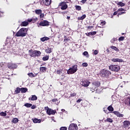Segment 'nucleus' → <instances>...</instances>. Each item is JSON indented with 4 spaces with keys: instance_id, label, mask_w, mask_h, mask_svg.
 Returning a JSON list of instances; mask_svg holds the SVG:
<instances>
[{
    "instance_id": "obj_1",
    "label": "nucleus",
    "mask_w": 130,
    "mask_h": 130,
    "mask_svg": "<svg viewBox=\"0 0 130 130\" xmlns=\"http://www.w3.org/2000/svg\"><path fill=\"white\" fill-rule=\"evenodd\" d=\"M27 28L22 27L21 28L15 35V36L17 37H25L27 32H26V30Z\"/></svg>"
},
{
    "instance_id": "obj_2",
    "label": "nucleus",
    "mask_w": 130,
    "mask_h": 130,
    "mask_svg": "<svg viewBox=\"0 0 130 130\" xmlns=\"http://www.w3.org/2000/svg\"><path fill=\"white\" fill-rule=\"evenodd\" d=\"M111 75V72L106 69H103L100 71V76L102 78H108Z\"/></svg>"
},
{
    "instance_id": "obj_3",
    "label": "nucleus",
    "mask_w": 130,
    "mask_h": 130,
    "mask_svg": "<svg viewBox=\"0 0 130 130\" xmlns=\"http://www.w3.org/2000/svg\"><path fill=\"white\" fill-rule=\"evenodd\" d=\"M29 55L31 57H36L40 56L41 55V52L40 51L33 50L30 49L28 51Z\"/></svg>"
},
{
    "instance_id": "obj_4",
    "label": "nucleus",
    "mask_w": 130,
    "mask_h": 130,
    "mask_svg": "<svg viewBox=\"0 0 130 130\" xmlns=\"http://www.w3.org/2000/svg\"><path fill=\"white\" fill-rule=\"evenodd\" d=\"M78 71V65L75 64L73 66V67L70 68L67 71V74L68 75H73L75 74Z\"/></svg>"
},
{
    "instance_id": "obj_5",
    "label": "nucleus",
    "mask_w": 130,
    "mask_h": 130,
    "mask_svg": "<svg viewBox=\"0 0 130 130\" xmlns=\"http://www.w3.org/2000/svg\"><path fill=\"white\" fill-rule=\"evenodd\" d=\"M44 109L47 111L48 115H54L56 113V110L50 109L48 107H45Z\"/></svg>"
},
{
    "instance_id": "obj_6",
    "label": "nucleus",
    "mask_w": 130,
    "mask_h": 130,
    "mask_svg": "<svg viewBox=\"0 0 130 130\" xmlns=\"http://www.w3.org/2000/svg\"><path fill=\"white\" fill-rule=\"evenodd\" d=\"M109 69L112 72H118L120 70V67L118 65H110Z\"/></svg>"
},
{
    "instance_id": "obj_7",
    "label": "nucleus",
    "mask_w": 130,
    "mask_h": 130,
    "mask_svg": "<svg viewBox=\"0 0 130 130\" xmlns=\"http://www.w3.org/2000/svg\"><path fill=\"white\" fill-rule=\"evenodd\" d=\"M39 25L41 27H48L49 26V22L47 20L41 21Z\"/></svg>"
},
{
    "instance_id": "obj_8",
    "label": "nucleus",
    "mask_w": 130,
    "mask_h": 130,
    "mask_svg": "<svg viewBox=\"0 0 130 130\" xmlns=\"http://www.w3.org/2000/svg\"><path fill=\"white\" fill-rule=\"evenodd\" d=\"M7 67L8 69H9L10 70H14L18 68V66L16 64L11 63V62H9L8 63Z\"/></svg>"
},
{
    "instance_id": "obj_9",
    "label": "nucleus",
    "mask_w": 130,
    "mask_h": 130,
    "mask_svg": "<svg viewBox=\"0 0 130 130\" xmlns=\"http://www.w3.org/2000/svg\"><path fill=\"white\" fill-rule=\"evenodd\" d=\"M69 130H78V125L76 123H71L70 124Z\"/></svg>"
},
{
    "instance_id": "obj_10",
    "label": "nucleus",
    "mask_w": 130,
    "mask_h": 130,
    "mask_svg": "<svg viewBox=\"0 0 130 130\" xmlns=\"http://www.w3.org/2000/svg\"><path fill=\"white\" fill-rule=\"evenodd\" d=\"M80 84L83 87H89V85H90V84H91V82L89 81L88 80H85L82 81Z\"/></svg>"
},
{
    "instance_id": "obj_11",
    "label": "nucleus",
    "mask_w": 130,
    "mask_h": 130,
    "mask_svg": "<svg viewBox=\"0 0 130 130\" xmlns=\"http://www.w3.org/2000/svg\"><path fill=\"white\" fill-rule=\"evenodd\" d=\"M59 7H61V10H67L68 8V5L66 4V2H61L59 4Z\"/></svg>"
},
{
    "instance_id": "obj_12",
    "label": "nucleus",
    "mask_w": 130,
    "mask_h": 130,
    "mask_svg": "<svg viewBox=\"0 0 130 130\" xmlns=\"http://www.w3.org/2000/svg\"><path fill=\"white\" fill-rule=\"evenodd\" d=\"M113 113H114L115 115H116L117 117H123L124 116V115L121 114L118 111H113Z\"/></svg>"
},
{
    "instance_id": "obj_13",
    "label": "nucleus",
    "mask_w": 130,
    "mask_h": 130,
    "mask_svg": "<svg viewBox=\"0 0 130 130\" xmlns=\"http://www.w3.org/2000/svg\"><path fill=\"white\" fill-rule=\"evenodd\" d=\"M123 127L125 128V127H128L129 125H130V121L127 120H125L123 122Z\"/></svg>"
},
{
    "instance_id": "obj_14",
    "label": "nucleus",
    "mask_w": 130,
    "mask_h": 130,
    "mask_svg": "<svg viewBox=\"0 0 130 130\" xmlns=\"http://www.w3.org/2000/svg\"><path fill=\"white\" fill-rule=\"evenodd\" d=\"M111 60L113 62H122V61H123V60H122V59H119L118 58H113V59H111Z\"/></svg>"
},
{
    "instance_id": "obj_15",
    "label": "nucleus",
    "mask_w": 130,
    "mask_h": 130,
    "mask_svg": "<svg viewBox=\"0 0 130 130\" xmlns=\"http://www.w3.org/2000/svg\"><path fill=\"white\" fill-rule=\"evenodd\" d=\"M96 88L97 87H95L92 83L89 87V89H90V91H91L92 92H95V91L96 90Z\"/></svg>"
},
{
    "instance_id": "obj_16",
    "label": "nucleus",
    "mask_w": 130,
    "mask_h": 130,
    "mask_svg": "<svg viewBox=\"0 0 130 130\" xmlns=\"http://www.w3.org/2000/svg\"><path fill=\"white\" fill-rule=\"evenodd\" d=\"M43 3L45 6H49L51 4V0H43Z\"/></svg>"
},
{
    "instance_id": "obj_17",
    "label": "nucleus",
    "mask_w": 130,
    "mask_h": 130,
    "mask_svg": "<svg viewBox=\"0 0 130 130\" xmlns=\"http://www.w3.org/2000/svg\"><path fill=\"white\" fill-rule=\"evenodd\" d=\"M28 100H31V101H35L36 100H37V96L35 95H32L31 96L30 98H28Z\"/></svg>"
},
{
    "instance_id": "obj_18",
    "label": "nucleus",
    "mask_w": 130,
    "mask_h": 130,
    "mask_svg": "<svg viewBox=\"0 0 130 130\" xmlns=\"http://www.w3.org/2000/svg\"><path fill=\"white\" fill-rule=\"evenodd\" d=\"M93 85L96 87L98 88V87H100L101 83L99 81H93L92 82Z\"/></svg>"
},
{
    "instance_id": "obj_19",
    "label": "nucleus",
    "mask_w": 130,
    "mask_h": 130,
    "mask_svg": "<svg viewBox=\"0 0 130 130\" xmlns=\"http://www.w3.org/2000/svg\"><path fill=\"white\" fill-rule=\"evenodd\" d=\"M52 48H47L45 49L46 53H51L52 52Z\"/></svg>"
},
{
    "instance_id": "obj_20",
    "label": "nucleus",
    "mask_w": 130,
    "mask_h": 130,
    "mask_svg": "<svg viewBox=\"0 0 130 130\" xmlns=\"http://www.w3.org/2000/svg\"><path fill=\"white\" fill-rule=\"evenodd\" d=\"M28 91V89L25 87H22L20 88L21 93H26Z\"/></svg>"
},
{
    "instance_id": "obj_21",
    "label": "nucleus",
    "mask_w": 130,
    "mask_h": 130,
    "mask_svg": "<svg viewBox=\"0 0 130 130\" xmlns=\"http://www.w3.org/2000/svg\"><path fill=\"white\" fill-rule=\"evenodd\" d=\"M29 24V23H28V21H23L22 22H21L20 25L22 27H26V26H27V25Z\"/></svg>"
},
{
    "instance_id": "obj_22",
    "label": "nucleus",
    "mask_w": 130,
    "mask_h": 130,
    "mask_svg": "<svg viewBox=\"0 0 130 130\" xmlns=\"http://www.w3.org/2000/svg\"><path fill=\"white\" fill-rule=\"evenodd\" d=\"M40 40L41 41H42V42H44V41H47V40H49V38L44 37L41 38L40 39Z\"/></svg>"
},
{
    "instance_id": "obj_23",
    "label": "nucleus",
    "mask_w": 130,
    "mask_h": 130,
    "mask_svg": "<svg viewBox=\"0 0 130 130\" xmlns=\"http://www.w3.org/2000/svg\"><path fill=\"white\" fill-rule=\"evenodd\" d=\"M33 122L34 123H40V122H41V119H38L37 118H34L33 119Z\"/></svg>"
},
{
    "instance_id": "obj_24",
    "label": "nucleus",
    "mask_w": 130,
    "mask_h": 130,
    "mask_svg": "<svg viewBox=\"0 0 130 130\" xmlns=\"http://www.w3.org/2000/svg\"><path fill=\"white\" fill-rule=\"evenodd\" d=\"M35 13L37 15H40L42 13V10L41 9H36Z\"/></svg>"
},
{
    "instance_id": "obj_25",
    "label": "nucleus",
    "mask_w": 130,
    "mask_h": 130,
    "mask_svg": "<svg viewBox=\"0 0 130 130\" xmlns=\"http://www.w3.org/2000/svg\"><path fill=\"white\" fill-rule=\"evenodd\" d=\"M110 48H111V49H113L114 50H115V51H117V52L119 51V49H118V48H117V47H116V46H112L110 47Z\"/></svg>"
},
{
    "instance_id": "obj_26",
    "label": "nucleus",
    "mask_w": 130,
    "mask_h": 130,
    "mask_svg": "<svg viewBox=\"0 0 130 130\" xmlns=\"http://www.w3.org/2000/svg\"><path fill=\"white\" fill-rule=\"evenodd\" d=\"M47 68L46 67H41L40 68V71L42 73H45L46 72Z\"/></svg>"
},
{
    "instance_id": "obj_27",
    "label": "nucleus",
    "mask_w": 130,
    "mask_h": 130,
    "mask_svg": "<svg viewBox=\"0 0 130 130\" xmlns=\"http://www.w3.org/2000/svg\"><path fill=\"white\" fill-rule=\"evenodd\" d=\"M21 91V88L20 87H17L15 90V94H19Z\"/></svg>"
},
{
    "instance_id": "obj_28",
    "label": "nucleus",
    "mask_w": 130,
    "mask_h": 130,
    "mask_svg": "<svg viewBox=\"0 0 130 130\" xmlns=\"http://www.w3.org/2000/svg\"><path fill=\"white\" fill-rule=\"evenodd\" d=\"M105 122H110L112 123L113 122V120L110 118H107L106 120H105Z\"/></svg>"
},
{
    "instance_id": "obj_29",
    "label": "nucleus",
    "mask_w": 130,
    "mask_h": 130,
    "mask_svg": "<svg viewBox=\"0 0 130 130\" xmlns=\"http://www.w3.org/2000/svg\"><path fill=\"white\" fill-rule=\"evenodd\" d=\"M107 110H109V111H111V112H112V111L114 110V108L112 107V105H110L107 108Z\"/></svg>"
},
{
    "instance_id": "obj_30",
    "label": "nucleus",
    "mask_w": 130,
    "mask_h": 130,
    "mask_svg": "<svg viewBox=\"0 0 130 130\" xmlns=\"http://www.w3.org/2000/svg\"><path fill=\"white\" fill-rule=\"evenodd\" d=\"M117 5L118 6H120V7H124L125 6V4L122 3V2H118Z\"/></svg>"
},
{
    "instance_id": "obj_31",
    "label": "nucleus",
    "mask_w": 130,
    "mask_h": 130,
    "mask_svg": "<svg viewBox=\"0 0 130 130\" xmlns=\"http://www.w3.org/2000/svg\"><path fill=\"white\" fill-rule=\"evenodd\" d=\"M19 121V119L17 118H14L12 120V122L13 123H18V122Z\"/></svg>"
},
{
    "instance_id": "obj_32",
    "label": "nucleus",
    "mask_w": 130,
    "mask_h": 130,
    "mask_svg": "<svg viewBox=\"0 0 130 130\" xmlns=\"http://www.w3.org/2000/svg\"><path fill=\"white\" fill-rule=\"evenodd\" d=\"M85 18H86V15L84 14L82 16L79 17L78 18V20H79V21H80V20H84V19H85Z\"/></svg>"
},
{
    "instance_id": "obj_33",
    "label": "nucleus",
    "mask_w": 130,
    "mask_h": 130,
    "mask_svg": "<svg viewBox=\"0 0 130 130\" xmlns=\"http://www.w3.org/2000/svg\"><path fill=\"white\" fill-rule=\"evenodd\" d=\"M24 106H25V107H27V108H30V107L32 106V104L26 103L24 105Z\"/></svg>"
},
{
    "instance_id": "obj_34",
    "label": "nucleus",
    "mask_w": 130,
    "mask_h": 130,
    "mask_svg": "<svg viewBox=\"0 0 130 130\" xmlns=\"http://www.w3.org/2000/svg\"><path fill=\"white\" fill-rule=\"evenodd\" d=\"M75 8L77 11H81V10H82V7H81L80 6L75 5Z\"/></svg>"
},
{
    "instance_id": "obj_35",
    "label": "nucleus",
    "mask_w": 130,
    "mask_h": 130,
    "mask_svg": "<svg viewBox=\"0 0 130 130\" xmlns=\"http://www.w3.org/2000/svg\"><path fill=\"white\" fill-rule=\"evenodd\" d=\"M76 96H77V93L73 92L70 94V96H69V98H71L72 97H76Z\"/></svg>"
},
{
    "instance_id": "obj_36",
    "label": "nucleus",
    "mask_w": 130,
    "mask_h": 130,
    "mask_svg": "<svg viewBox=\"0 0 130 130\" xmlns=\"http://www.w3.org/2000/svg\"><path fill=\"white\" fill-rule=\"evenodd\" d=\"M48 59H49V56L47 55L43 57V60H44V61L48 60Z\"/></svg>"
},
{
    "instance_id": "obj_37",
    "label": "nucleus",
    "mask_w": 130,
    "mask_h": 130,
    "mask_svg": "<svg viewBox=\"0 0 130 130\" xmlns=\"http://www.w3.org/2000/svg\"><path fill=\"white\" fill-rule=\"evenodd\" d=\"M1 116H7V113L5 112H2L0 113Z\"/></svg>"
},
{
    "instance_id": "obj_38",
    "label": "nucleus",
    "mask_w": 130,
    "mask_h": 130,
    "mask_svg": "<svg viewBox=\"0 0 130 130\" xmlns=\"http://www.w3.org/2000/svg\"><path fill=\"white\" fill-rule=\"evenodd\" d=\"M28 76L30 78H34L35 77V75H34V74L32 73H28Z\"/></svg>"
},
{
    "instance_id": "obj_39",
    "label": "nucleus",
    "mask_w": 130,
    "mask_h": 130,
    "mask_svg": "<svg viewBox=\"0 0 130 130\" xmlns=\"http://www.w3.org/2000/svg\"><path fill=\"white\" fill-rule=\"evenodd\" d=\"M82 67L86 68L88 67V63L87 62H84V63H82Z\"/></svg>"
},
{
    "instance_id": "obj_40",
    "label": "nucleus",
    "mask_w": 130,
    "mask_h": 130,
    "mask_svg": "<svg viewBox=\"0 0 130 130\" xmlns=\"http://www.w3.org/2000/svg\"><path fill=\"white\" fill-rule=\"evenodd\" d=\"M83 55L87 56V57H89V54L88 53V52L85 51L83 53Z\"/></svg>"
},
{
    "instance_id": "obj_41",
    "label": "nucleus",
    "mask_w": 130,
    "mask_h": 130,
    "mask_svg": "<svg viewBox=\"0 0 130 130\" xmlns=\"http://www.w3.org/2000/svg\"><path fill=\"white\" fill-rule=\"evenodd\" d=\"M115 41H117V39L116 38H113L111 40V43H114Z\"/></svg>"
},
{
    "instance_id": "obj_42",
    "label": "nucleus",
    "mask_w": 130,
    "mask_h": 130,
    "mask_svg": "<svg viewBox=\"0 0 130 130\" xmlns=\"http://www.w3.org/2000/svg\"><path fill=\"white\" fill-rule=\"evenodd\" d=\"M119 41H123L124 40V37H120L118 39Z\"/></svg>"
},
{
    "instance_id": "obj_43",
    "label": "nucleus",
    "mask_w": 130,
    "mask_h": 130,
    "mask_svg": "<svg viewBox=\"0 0 130 130\" xmlns=\"http://www.w3.org/2000/svg\"><path fill=\"white\" fill-rule=\"evenodd\" d=\"M60 130H68V127L66 126H62L60 128Z\"/></svg>"
},
{
    "instance_id": "obj_44",
    "label": "nucleus",
    "mask_w": 130,
    "mask_h": 130,
    "mask_svg": "<svg viewBox=\"0 0 130 130\" xmlns=\"http://www.w3.org/2000/svg\"><path fill=\"white\" fill-rule=\"evenodd\" d=\"M38 20V18H32L31 22H32L33 23H35V22H37Z\"/></svg>"
},
{
    "instance_id": "obj_45",
    "label": "nucleus",
    "mask_w": 130,
    "mask_h": 130,
    "mask_svg": "<svg viewBox=\"0 0 130 130\" xmlns=\"http://www.w3.org/2000/svg\"><path fill=\"white\" fill-rule=\"evenodd\" d=\"M62 73V70H57V75H60Z\"/></svg>"
},
{
    "instance_id": "obj_46",
    "label": "nucleus",
    "mask_w": 130,
    "mask_h": 130,
    "mask_svg": "<svg viewBox=\"0 0 130 130\" xmlns=\"http://www.w3.org/2000/svg\"><path fill=\"white\" fill-rule=\"evenodd\" d=\"M40 19H42V18H44V13H41L40 14Z\"/></svg>"
},
{
    "instance_id": "obj_47",
    "label": "nucleus",
    "mask_w": 130,
    "mask_h": 130,
    "mask_svg": "<svg viewBox=\"0 0 130 130\" xmlns=\"http://www.w3.org/2000/svg\"><path fill=\"white\" fill-rule=\"evenodd\" d=\"M105 24H106V22L105 21H102L101 22V25H102V26H104V25H105Z\"/></svg>"
},
{
    "instance_id": "obj_48",
    "label": "nucleus",
    "mask_w": 130,
    "mask_h": 130,
    "mask_svg": "<svg viewBox=\"0 0 130 130\" xmlns=\"http://www.w3.org/2000/svg\"><path fill=\"white\" fill-rule=\"evenodd\" d=\"M117 10H118V12H123V11H125V10H124L123 8H119Z\"/></svg>"
},
{
    "instance_id": "obj_49",
    "label": "nucleus",
    "mask_w": 130,
    "mask_h": 130,
    "mask_svg": "<svg viewBox=\"0 0 130 130\" xmlns=\"http://www.w3.org/2000/svg\"><path fill=\"white\" fill-rule=\"evenodd\" d=\"M99 51H98V50H95L93 52V53L95 55H96V54H98Z\"/></svg>"
},
{
    "instance_id": "obj_50",
    "label": "nucleus",
    "mask_w": 130,
    "mask_h": 130,
    "mask_svg": "<svg viewBox=\"0 0 130 130\" xmlns=\"http://www.w3.org/2000/svg\"><path fill=\"white\" fill-rule=\"evenodd\" d=\"M64 39L63 40L64 42H68V41H70V40H71V39H66V37H64Z\"/></svg>"
},
{
    "instance_id": "obj_51",
    "label": "nucleus",
    "mask_w": 130,
    "mask_h": 130,
    "mask_svg": "<svg viewBox=\"0 0 130 130\" xmlns=\"http://www.w3.org/2000/svg\"><path fill=\"white\" fill-rule=\"evenodd\" d=\"M91 34V36H93V35H96L97 32L96 31H92V32H90Z\"/></svg>"
},
{
    "instance_id": "obj_52",
    "label": "nucleus",
    "mask_w": 130,
    "mask_h": 130,
    "mask_svg": "<svg viewBox=\"0 0 130 130\" xmlns=\"http://www.w3.org/2000/svg\"><path fill=\"white\" fill-rule=\"evenodd\" d=\"M57 101H58V100H57V99H53L52 100V102H57Z\"/></svg>"
},
{
    "instance_id": "obj_53",
    "label": "nucleus",
    "mask_w": 130,
    "mask_h": 130,
    "mask_svg": "<svg viewBox=\"0 0 130 130\" xmlns=\"http://www.w3.org/2000/svg\"><path fill=\"white\" fill-rule=\"evenodd\" d=\"M2 17H4V12L0 11V18H2Z\"/></svg>"
},
{
    "instance_id": "obj_54",
    "label": "nucleus",
    "mask_w": 130,
    "mask_h": 130,
    "mask_svg": "<svg viewBox=\"0 0 130 130\" xmlns=\"http://www.w3.org/2000/svg\"><path fill=\"white\" fill-rule=\"evenodd\" d=\"M85 35H86V36H92L91 32H88V33H85Z\"/></svg>"
},
{
    "instance_id": "obj_55",
    "label": "nucleus",
    "mask_w": 130,
    "mask_h": 130,
    "mask_svg": "<svg viewBox=\"0 0 130 130\" xmlns=\"http://www.w3.org/2000/svg\"><path fill=\"white\" fill-rule=\"evenodd\" d=\"M123 14H125V12H121L118 13V15L120 16L121 15H123Z\"/></svg>"
},
{
    "instance_id": "obj_56",
    "label": "nucleus",
    "mask_w": 130,
    "mask_h": 130,
    "mask_svg": "<svg viewBox=\"0 0 130 130\" xmlns=\"http://www.w3.org/2000/svg\"><path fill=\"white\" fill-rule=\"evenodd\" d=\"M36 108V105H32L31 106V109H35Z\"/></svg>"
},
{
    "instance_id": "obj_57",
    "label": "nucleus",
    "mask_w": 130,
    "mask_h": 130,
    "mask_svg": "<svg viewBox=\"0 0 130 130\" xmlns=\"http://www.w3.org/2000/svg\"><path fill=\"white\" fill-rule=\"evenodd\" d=\"M86 2H87V0H82L81 1V3H82V4H84L86 3Z\"/></svg>"
},
{
    "instance_id": "obj_58",
    "label": "nucleus",
    "mask_w": 130,
    "mask_h": 130,
    "mask_svg": "<svg viewBox=\"0 0 130 130\" xmlns=\"http://www.w3.org/2000/svg\"><path fill=\"white\" fill-rule=\"evenodd\" d=\"M82 100H82V99H78L77 101H76V102H77V103H80V102H81V101H82Z\"/></svg>"
},
{
    "instance_id": "obj_59",
    "label": "nucleus",
    "mask_w": 130,
    "mask_h": 130,
    "mask_svg": "<svg viewBox=\"0 0 130 130\" xmlns=\"http://www.w3.org/2000/svg\"><path fill=\"white\" fill-rule=\"evenodd\" d=\"M118 13V10H117V11H115L114 12L113 15L114 16H116V14Z\"/></svg>"
},
{
    "instance_id": "obj_60",
    "label": "nucleus",
    "mask_w": 130,
    "mask_h": 130,
    "mask_svg": "<svg viewBox=\"0 0 130 130\" xmlns=\"http://www.w3.org/2000/svg\"><path fill=\"white\" fill-rule=\"evenodd\" d=\"M128 103L127 104L128 106H130V97L128 99Z\"/></svg>"
},
{
    "instance_id": "obj_61",
    "label": "nucleus",
    "mask_w": 130,
    "mask_h": 130,
    "mask_svg": "<svg viewBox=\"0 0 130 130\" xmlns=\"http://www.w3.org/2000/svg\"><path fill=\"white\" fill-rule=\"evenodd\" d=\"M62 15H64L66 14H68V11L62 12L61 13Z\"/></svg>"
},
{
    "instance_id": "obj_62",
    "label": "nucleus",
    "mask_w": 130,
    "mask_h": 130,
    "mask_svg": "<svg viewBox=\"0 0 130 130\" xmlns=\"http://www.w3.org/2000/svg\"><path fill=\"white\" fill-rule=\"evenodd\" d=\"M30 23V22H32V19H27V22Z\"/></svg>"
},
{
    "instance_id": "obj_63",
    "label": "nucleus",
    "mask_w": 130,
    "mask_h": 130,
    "mask_svg": "<svg viewBox=\"0 0 130 130\" xmlns=\"http://www.w3.org/2000/svg\"><path fill=\"white\" fill-rule=\"evenodd\" d=\"M104 111L105 112V113H107V114H108L109 112L107 110H104Z\"/></svg>"
},
{
    "instance_id": "obj_64",
    "label": "nucleus",
    "mask_w": 130,
    "mask_h": 130,
    "mask_svg": "<svg viewBox=\"0 0 130 130\" xmlns=\"http://www.w3.org/2000/svg\"><path fill=\"white\" fill-rule=\"evenodd\" d=\"M88 29H92V28H93V26H89L87 27Z\"/></svg>"
}]
</instances>
